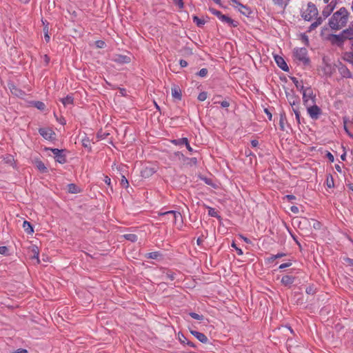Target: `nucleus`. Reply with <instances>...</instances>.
<instances>
[{
    "label": "nucleus",
    "instance_id": "nucleus-1",
    "mask_svg": "<svg viewBox=\"0 0 353 353\" xmlns=\"http://www.w3.org/2000/svg\"><path fill=\"white\" fill-rule=\"evenodd\" d=\"M349 12L345 7L335 12L329 19V26L332 30H338L346 26L348 21Z\"/></svg>",
    "mask_w": 353,
    "mask_h": 353
},
{
    "label": "nucleus",
    "instance_id": "nucleus-2",
    "mask_svg": "<svg viewBox=\"0 0 353 353\" xmlns=\"http://www.w3.org/2000/svg\"><path fill=\"white\" fill-rule=\"evenodd\" d=\"M318 9L312 2H308L305 10L302 11L301 17L305 21H310L318 15Z\"/></svg>",
    "mask_w": 353,
    "mask_h": 353
},
{
    "label": "nucleus",
    "instance_id": "nucleus-3",
    "mask_svg": "<svg viewBox=\"0 0 353 353\" xmlns=\"http://www.w3.org/2000/svg\"><path fill=\"white\" fill-rule=\"evenodd\" d=\"M301 92H302L303 94V102L304 105L316 103V94L310 87L305 88L303 85H301Z\"/></svg>",
    "mask_w": 353,
    "mask_h": 353
},
{
    "label": "nucleus",
    "instance_id": "nucleus-4",
    "mask_svg": "<svg viewBox=\"0 0 353 353\" xmlns=\"http://www.w3.org/2000/svg\"><path fill=\"white\" fill-rule=\"evenodd\" d=\"M293 54L296 61L299 63L307 65L310 63V59L307 56V50L305 48H294L293 50Z\"/></svg>",
    "mask_w": 353,
    "mask_h": 353
},
{
    "label": "nucleus",
    "instance_id": "nucleus-5",
    "mask_svg": "<svg viewBox=\"0 0 353 353\" xmlns=\"http://www.w3.org/2000/svg\"><path fill=\"white\" fill-rule=\"evenodd\" d=\"M307 108V112L312 119L316 120L319 118L322 113L321 108L316 105V103H310V105H305Z\"/></svg>",
    "mask_w": 353,
    "mask_h": 353
},
{
    "label": "nucleus",
    "instance_id": "nucleus-6",
    "mask_svg": "<svg viewBox=\"0 0 353 353\" xmlns=\"http://www.w3.org/2000/svg\"><path fill=\"white\" fill-rule=\"evenodd\" d=\"M159 218L164 220L178 221L182 219V216L180 212L172 210L159 213Z\"/></svg>",
    "mask_w": 353,
    "mask_h": 353
},
{
    "label": "nucleus",
    "instance_id": "nucleus-7",
    "mask_svg": "<svg viewBox=\"0 0 353 353\" xmlns=\"http://www.w3.org/2000/svg\"><path fill=\"white\" fill-rule=\"evenodd\" d=\"M231 2H232L231 5L234 8L237 9L243 15L249 17L251 14L252 10L247 6H244V5L241 4L236 0H232Z\"/></svg>",
    "mask_w": 353,
    "mask_h": 353
},
{
    "label": "nucleus",
    "instance_id": "nucleus-8",
    "mask_svg": "<svg viewBox=\"0 0 353 353\" xmlns=\"http://www.w3.org/2000/svg\"><path fill=\"white\" fill-rule=\"evenodd\" d=\"M39 132L46 140H53L55 139V133L50 128H41L39 129Z\"/></svg>",
    "mask_w": 353,
    "mask_h": 353
},
{
    "label": "nucleus",
    "instance_id": "nucleus-9",
    "mask_svg": "<svg viewBox=\"0 0 353 353\" xmlns=\"http://www.w3.org/2000/svg\"><path fill=\"white\" fill-rule=\"evenodd\" d=\"M50 150L54 155V159L57 162L60 163H64L66 162L65 156L63 154V150H60L57 148H52Z\"/></svg>",
    "mask_w": 353,
    "mask_h": 353
},
{
    "label": "nucleus",
    "instance_id": "nucleus-10",
    "mask_svg": "<svg viewBox=\"0 0 353 353\" xmlns=\"http://www.w3.org/2000/svg\"><path fill=\"white\" fill-rule=\"evenodd\" d=\"M212 14L216 15L220 20H221L223 22L227 23L228 24H232L234 21L230 18L229 17L223 14L220 11L212 9Z\"/></svg>",
    "mask_w": 353,
    "mask_h": 353
},
{
    "label": "nucleus",
    "instance_id": "nucleus-11",
    "mask_svg": "<svg viewBox=\"0 0 353 353\" xmlns=\"http://www.w3.org/2000/svg\"><path fill=\"white\" fill-rule=\"evenodd\" d=\"M330 40L333 44H336L337 46H341L345 39L343 37V34L341 33L340 34H331L330 37Z\"/></svg>",
    "mask_w": 353,
    "mask_h": 353
},
{
    "label": "nucleus",
    "instance_id": "nucleus-12",
    "mask_svg": "<svg viewBox=\"0 0 353 353\" xmlns=\"http://www.w3.org/2000/svg\"><path fill=\"white\" fill-rule=\"evenodd\" d=\"M29 250L31 252V256H30L31 259H35L36 263L39 264L40 263V260L39 259V250L38 247L35 245H31L29 247Z\"/></svg>",
    "mask_w": 353,
    "mask_h": 353
},
{
    "label": "nucleus",
    "instance_id": "nucleus-13",
    "mask_svg": "<svg viewBox=\"0 0 353 353\" xmlns=\"http://www.w3.org/2000/svg\"><path fill=\"white\" fill-rule=\"evenodd\" d=\"M274 60L276 63V64L278 65V66L282 69L283 71H288L289 68H288V66L287 65V63H285V60L280 56L279 55H276L274 56Z\"/></svg>",
    "mask_w": 353,
    "mask_h": 353
},
{
    "label": "nucleus",
    "instance_id": "nucleus-14",
    "mask_svg": "<svg viewBox=\"0 0 353 353\" xmlns=\"http://www.w3.org/2000/svg\"><path fill=\"white\" fill-rule=\"evenodd\" d=\"M190 333L196 337L200 342L203 343H207L208 341V337L203 333L195 331V330H190Z\"/></svg>",
    "mask_w": 353,
    "mask_h": 353
},
{
    "label": "nucleus",
    "instance_id": "nucleus-15",
    "mask_svg": "<svg viewBox=\"0 0 353 353\" xmlns=\"http://www.w3.org/2000/svg\"><path fill=\"white\" fill-rule=\"evenodd\" d=\"M60 101L65 107H67L68 105H71L73 104L74 98H73L72 95L69 94V95L66 96L65 97L61 99Z\"/></svg>",
    "mask_w": 353,
    "mask_h": 353
},
{
    "label": "nucleus",
    "instance_id": "nucleus-16",
    "mask_svg": "<svg viewBox=\"0 0 353 353\" xmlns=\"http://www.w3.org/2000/svg\"><path fill=\"white\" fill-rule=\"evenodd\" d=\"M334 5H327L325 7L322 12V14L325 18L327 17L334 10Z\"/></svg>",
    "mask_w": 353,
    "mask_h": 353
},
{
    "label": "nucleus",
    "instance_id": "nucleus-17",
    "mask_svg": "<svg viewBox=\"0 0 353 353\" xmlns=\"http://www.w3.org/2000/svg\"><path fill=\"white\" fill-rule=\"evenodd\" d=\"M172 95L174 98L180 100L181 99V92L178 86L172 88Z\"/></svg>",
    "mask_w": 353,
    "mask_h": 353
},
{
    "label": "nucleus",
    "instance_id": "nucleus-18",
    "mask_svg": "<svg viewBox=\"0 0 353 353\" xmlns=\"http://www.w3.org/2000/svg\"><path fill=\"white\" fill-rule=\"evenodd\" d=\"M341 34L345 39H352L353 38V28H349L344 30Z\"/></svg>",
    "mask_w": 353,
    "mask_h": 353
},
{
    "label": "nucleus",
    "instance_id": "nucleus-19",
    "mask_svg": "<svg viewBox=\"0 0 353 353\" xmlns=\"http://www.w3.org/2000/svg\"><path fill=\"white\" fill-rule=\"evenodd\" d=\"M294 282V277L289 275L283 276L281 279V283L285 285L292 284Z\"/></svg>",
    "mask_w": 353,
    "mask_h": 353
},
{
    "label": "nucleus",
    "instance_id": "nucleus-20",
    "mask_svg": "<svg viewBox=\"0 0 353 353\" xmlns=\"http://www.w3.org/2000/svg\"><path fill=\"white\" fill-rule=\"evenodd\" d=\"M68 191L70 193L76 194V193L79 192L80 189L75 184L70 183V184L68 185Z\"/></svg>",
    "mask_w": 353,
    "mask_h": 353
},
{
    "label": "nucleus",
    "instance_id": "nucleus-21",
    "mask_svg": "<svg viewBox=\"0 0 353 353\" xmlns=\"http://www.w3.org/2000/svg\"><path fill=\"white\" fill-rule=\"evenodd\" d=\"M23 228L28 234H31L34 232L33 228L30 225V222H23Z\"/></svg>",
    "mask_w": 353,
    "mask_h": 353
},
{
    "label": "nucleus",
    "instance_id": "nucleus-22",
    "mask_svg": "<svg viewBox=\"0 0 353 353\" xmlns=\"http://www.w3.org/2000/svg\"><path fill=\"white\" fill-rule=\"evenodd\" d=\"M115 61L121 63H126L130 61V58L128 56L119 55Z\"/></svg>",
    "mask_w": 353,
    "mask_h": 353
},
{
    "label": "nucleus",
    "instance_id": "nucleus-23",
    "mask_svg": "<svg viewBox=\"0 0 353 353\" xmlns=\"http://www.w3.org/2000/svg\"><path fill=\"white\" fill-rule=\"evenodd\" d=\"M286 120L285 115L284 113L280 114L279 125L281 130H285V121Z\"/></svg>",
    "mask_w": 353,
    "mask_h": 353
},
{
    "label": "nucleus",
    "instance_id": "nucleus-24",
    "mask_svg": "<svg viewBox=\"0 0 353 353\" xmlns=\"http://www.w3.org/2000/svg\"><path fill=\"white\" fill-rule=\"evenodd\" d=\"M3 161L6 163L10 164L11 165H13L14 163V157L10 154L6 155V157H3Z\"/></svg>",
    "mask_w": 353,
    "mask_h": 353
},
{
    "label": "nucleus",
    "instance_id": "nucleus-25",
    "mask_svg": "<svg viewBox=\"0 0 353 353\" xmlns=\"http://www.w3.org/2000/svg\"><path fill=\"white\" fill-rule=\"evenodd\" d=\"M124 237L125 238V239H127L131 242H135L137 241V236L134 234H125Z\"/></svg>",
    "mask_w": 353,
    "mask_h": 353
},
{
    "label": "nucleus",
    "instance_id": "nucleus-26",
    "mask_svg": "<svg viewBox=\"0 0 353 353\" xmlns=\"http://www.w3.org/2000/svg\"><path fill=\"white\" fill-rule=\"evenodd\" d=\"M292 339H288L287 341V347H288V350L291 352V353H296V350H295V347H293L292 345Z\"/></svg>",
    "mask_w": 353,
    "mask_h": 353
},
{
    "label": "nucleus",
    "instance_id": "nucleus-27",
    "mask_svg": "<svg viewBox=\"0 0 353 353\" xmlns=\"http://www.w3.org/2000/svg\"><path fill=\"white\" fill-rule=\"evenodd\" d=\"M37 167L42 172H47V168L45 166L44 163L41 161L37 162Z\"/></svg>",
    "mask_w": 353,
    "mask_h": 353
},
{
    "label": "nucleus",
    "instance_id": "nucleus-28",
    "mask_svg": "<svg viewBox=\"0 0 353 353\" xmlns=\"http://www.w3.org/2000/svg\"><path fill=\"white\" fill-rule=\"evenodd\" d=\"M34 107H36L37 109H39L40 110H43L46 108V105L44 104V103H43L41 101L34 102Z\"/></svg>",
    "mask_w": 353,
    "mask_h": 353
},
{
    "label": "nucleus",
    "instance_id": "nucleus-29",
    "mask_svg": "<svg viewBox=\"0 0 353 353\" xmlns=\"http://www.w3.org/2000/svg\"><path fill=\"white\" fill-rule=\"evenodd\" d=\"M81 142H82V145L84 148L91 149L90 141L88 138L85 137V138L83 139Z\"/></svg>",
    "mask_w": 353,
    "mask_h": 353
},
{
    "label": "nucleus",
    "instance_id": "nucleus-30",
    "mask_svg": "<svg viewBox=\"0 0 353 353\" xmlns=\"http://www.w3.org/2000/svg\"><path fill=\"white\" fill-rule=\"evenodd\" d=\"M160 256V253L158 252H152L148 253L146 254V257L148 259H157L158 256Z\"/></svg>",
    "mask_w": 353,
    "mask_h": 353
},
{
    "label": "nucleus",
    "instance_id": "nucleus-31",
    "mask_svg": "<svg viewBox=\"0 0 353 353\" xmlns=\"http://www.w3.org/2000/svg\"><path fill=\"white\" fill-rule=\"evenodd\" d=\"M208 214L212 217L219 218L218 215V212L215 209L212 208H208Z\"/></svg>",
    "mask_w": 353,
    "mask_h": 353
},
{
    "label": "nucleus",
    "instance_id": "nucleus-32",
    "mask_svg": "<svg viewBox=\"0 0 353 353\" xmlns=\"http://www.w3.org/2000/svg\"><path fill=\"white\" fill-rule=\"evenodd\" d=\"M193 21L198 26H201L202 25H203L205 23V21L203 20V19H201L200 18H199L198 17L196 16H194L193 17Z\"/></svg>",
    "mask_w": 353,
    "mask_h": 353
},
{
    "label": "nucleus",
    "instance_id": "nucleus-33",
    "mask_svg": "<svg viewBox=\"0 0 353 353\" xmlns=\"http://www.w3.org/2000/svg\"><path fill=\"white\" fill-rule=\"evenodd\" d=\"M345 59L353 64V50H352L351 52L345 54Z\"/></svg>",
    "mask_w": 353,
    "mask_h": 353
},
{
    "label": "nucleus",
    "instance_id": "nucleus-34",
    "mask_svg": "<svg viewBox=\"0 0 353 353\" xmlns=\"http://www.w3.org/2000/svg\"><path fill=\"white\" fill-rule=\"evenodd\" d=\"M326 184L328 188L334 187V179L331 175L330 176H327V180H326Z\"/></svg>",
    "mask_w": 353,
    "mask_h": 353
},
{
    "label": "nucleus",
    "instance_id": "nucleus-35",
    "mask_svg": "<svg viewBox=\"0 0 353 353\" xmlns=\"http://www.w3.org/2000/svg\"><path fill=\"white\" fill-rule=\"evenodd\" d=\"M178 339L179 340V341L181 343H187V341H188V340L186 339V337L183 335V334L179 332L178 334Z\"/></svg>",
    "mask_w": 353,
    "mask_h": 353
},
{
    "label": "nucleus",
    "instance_id": "nucleus-36",
    "mask_svg": "<svg viewBox=\"0 0 353 353\" xmlns=\"http://www.w3.org/2000/svg\"><path fill=\"white\" fill-rule=\"evenodd\" d=\"M208 97V93L206 92H201L198 96V100L200 101H204Z\"/></svg>",
    "mask_w": 353,
    "mask_h": 353
},
{
    "label": "nucleus",
    "instance_id": "nucleus-37",
    "mask_svg": "<svg viewBox=\"0 0 353 353\" xmlns=\"http://www.w3.org/2000/svg\"><path fill=\"white\" fill-rule=\"evenodd\" d=\"M190 316L192 318H193L194 319H196V320L202 321L203 319V315H200V314H198L194 313V312L190 313Z\"/></svg>",
    "mask_w": 353,
    "mask_h": 353
},
{
    "label": "nucleus",
    "instance_id": "nucleus-38",
    "mask_svg": "<svg viewBox=\"0 0 353 353\" xmlns=\"http://www.w3.org/2000/svg\"><path fill=\"white\" fill-rule=\"evenodd\" d=\"M214 103H220L222 108H228L230 106V102L228 101L224 100L223 101H214Z\"/></svg>",
    "mask_w": 353,
    "mask_h": 353
},
{
    "label": "nucleus",
    "instance_id": "nucleus-39",
    "mask_svg": "<svg viewBox=\"0 0 353 353\" xmlns=\"http://www.w3.org/2000/svg\"><path fill=\"white\" fill-rule=\"evenodd\" d=\"M208 72V71L206 68H202L199 71V72L197 73V75L201 77H205L207 76Z\"/></svg>",
    "mask_w": 353,
    "mask_h": 353
},
{
    "label": "nucleus",
    "instance_id": "nucleus-40",
    "mask_svg": "<svg viewBox=\"0 0 353 353\" xmlns=\"http://www.w3.org/2000/svg\"><path fill=\"white\" fill-rule=\"evenodd\" d=\"M187 140H188L187 138H181V139H177V140H174L173 142L175 144L184 145L185 143H187Z\"/></svg>",
    "mask_w": 353,
    "mask_h": 353
},
{
    "label": "nucleus",
    "instance_id": "nucleus-41",
    "mask_svg": "<svg viewBox=\"0 0 353 353\" xmlns=\"http://www.w3.org/2000/svg\"><path fill=\"white\" fill-rule=\"evenodd\" d=\"M43 32H44V39H45V40L46 41V42H49V41H50V36H49V34H48V27L47 26L43 28Z\"/></svg>",
    "mask_w": 353,
    "mask_h": 353
},
{
    "label": "nucleus",
    "instance_id": "nucleus-42",
    "mask_svg": "<svg viewBox=\"0 0 353 353\" xmlns=\"http://www.w3.org/2000/svg\"><path fill=\"white\" fill-rule=\"evenodd\" d=\"M292 81L295 84L296 88L301 91V85H303L301 82H299L296 78H292Z\"/></svg>",
    "mask_w": 353,
    "mask_h": 353
},
{
    "label": "nucleus",
    "instance_id": "nucleus-43",
    "mask_svg": "<svg viewBox=\"0 0 353 353\" xmlns=\"http://www.w3.org/2000/svg\"><path fill=\"white\" fill-rule=\"evenodd\" d=\"M294 112L296 119L298 123H301V121H300L301 114H300L299 109H294Z\"/></svg>",
    "mask_w": 353,
    "mask_h": 353
},
{
    "label": "nucleus",
    "instance_id": "nucleus-44",
    "mask_svg": "<svg viewBox=\"0 0 353 353\" xmlns=\"http://www.w3.org/2000/svg\"><path fill=\"white\" fill-rule=\"evenodd\" d=\"M8 252V249L6 246H1L0 247V254H7Z\"/></svg>",
    "mask_w": 353,
    "mask_h": 353
},
{
    "label": "nucleus",
    "instance_id": "nucleus-45",
    "mask_svg": "<svg viewBox=\"0 0 353 353\" xmlns=\"http://www.w3.org/2000/svg\"><path fill=\"white\" fill-rule=\"evenodd\" d=\"M173 2L174 3V4L177 5L179 7V8H183V0H173Z\"/></svg>",
    "mask_w": 353,
    "mask_h": 353
},
{
    "label": "nucleus",
    "instance_id": "nucleus-46",
    "mask_svg": "<svg viewBox=\"0 0 353 353\" xmlns=\"http://www.w3.org/2000/svg\"><path fill=\"white\" fill-rule=\"evenodd\" d=\"M121 183L125 187H128V181L124 176H122Z\"/></svg>",
    "mask_w": 353,
    "mask_h": 353
},
{
    "label": "nucleus",
    "instance_id": "nucleus-47",
    "mask_svg": "<svg viewBox=\"0 0 353 353\" xmlns=\"http://www.w3.org/2000/svg\"><path fill=\"white\" fill-rule=\"evenodd\" d=\"M301 39L303 40V41L307 46L309 44V39H308V37L307 36H306L305 34H303L301 36Z\"/></svg>",
    "mask_w": 353,
    "mask_h": 353
},
{
    "label": "nucleus",
    "instance_id": "nucleus-48",
    "mask_svg": "<svg viewBox=\"0 0 353 353\" xmlns=\"http://www.w3.org/2000/svg\"><path fill=\"white\" fill-rule=\"evenodd\" d=\"M291 265H292L291 263H282V264L280 265L279 269H284L285 268L290 267Z\"/></svg>",
    "mask_w": 353,
    "mask_h": 353
},
{
    "label": "nucleus",
    "instance_id": "nucleus-49",
    "mask_svg": "<svg viewBox=\"0 0 353 353\" xmlns=\"http://www.w3.org/2000/svg\"><path fill=\"white\" fill-rule=\"evenodd\" d=\"M179 64H180L181 67L185 68L188 65V62L185 60L181 59L179 61Z\"/></svg>",
    "mask_w": 353,
    "mask_h": 353
},
{
    "label": "nucleus",
    "instance_id": "nucleus-50",
    "mask_svg": "<svg viewBox=\"0 0 353 353\" xmlns=\"http://www.w3.org/2000/svg\"><path fill=\"white\" fill-rule=\"evenodd\" d=\"M326 156H327V159L330 160V161L334 162V156L330 152H328L327 153Z\"/></svg>",
    "mask_w": 353,
    "mask_h": 353
},
{
    "label": "nucleus",
    "instance_id": "nucleus-51",
    "mask_svg": "<svg viewBox=\"0 0 353 353\" xmlns=\"http://www.w3.org/2000/svg\"><path fill=\"white\" fill-rule=\"evenodd\" d=\"M323 22V19L321 17H318L316 21H314V23H316V25L317 26V27L319 26H320Z\"/></svg>",
    "mask_w": 353,
    "mask_h": 353
},
{
    "label": "nucleus",
    "instance_id": "nucleus-52",
    "mask_svg": "<svg viewBox=\"0 0 353 353\" xmlns=\"http://www.w3.org/2000/svg\"><path fill=\"white\" fill-rule=\"evenodd\" d=\"M13 353H28V351L26 349L20 348L15 350Z\"/></svg>",
    "mask_w": 353,
    "mask_h": 353
},
{
    "label": "nucleus",
    "instance_id": "nucleus-53",
    "mask_svg": "<svg viewBox=\"0 0 353 353\" xmlns=\"http://www.w3.org/2000/svg\"><path fill=\"white\" fill-rule=\"evenodd\" d=\"M272 1L275 5L282 6L284 0H272Z\"/></svg>",
    "mask_w": 353,
    "mask_h": 353
},
{
    "label": "nucleus",
    "instance_id": "nucleus-54",
    "mask_svg": "<svg viewBox=\"0 0 353 353\" xmlns=\"http://www.w3.org/2000/svg\"><path fill=\"white\" fill-rule=\"evenodd\" d=\"M285 198L288 200V201H292V200H294L296 199V197L295 196L292 195V194H288L285 196Z\"/></svg>",
    "mask_w": 353,
    "mask_h": 353
},
{
    "label": "nucleus",
    "instance_id": "nucleus-55",
    "mask_svg": "<svg viewBox=\"0 0 353 353\" xmlns=\"http://www.w3.org/2000/svg\"><path fill=\"white\" fill-rule=\"evenodd\" d=\"M104 182L110 185V183H111V179L110 177H108V176H105V178H104Z\"/></svg>",
    "mask_w": 353,
    "mask_h": 353
},
{
    "label": "nucleus",
    "instance_id": "nucleus-56",
    "mask_svg": "<svg viewBox=\"0 0 353 353\" xmlns=\"http://www.w3.org/2000/svg\"><path fill=\"white\" fill-rule=\"evenodd\" d=\"M275 257V255H272L271 256H270L269 258L267 259V261L268 263H272L274 261L275 259H276Z\"/></svg>",
    "mask_w": 353,
    "mask_h": 353
},
{
    "label": "nucleus",
    "instance_id": "nucleus-57",
    "mask_svg": "<svg viewBox=\"0 0 353 353\" xmlns=\"http://www.w3.org/2000/svg\"><path fill=\"white\" fill-rule=\"evenodd\" d=\"M265 112L268 115V119L270 120H272V115L271 112L268 109H265Z\"/></svg>",
    "mask_w": 353,
    "mask_h": 353
},
{
    "label": "nucleus",
    "instance_id": "nucleus-58",
    "mask_svg": "<svg viewBox=\"0 0 353 353\" xmlns=\"http://www.w3.org/2000/svg\"><path fill=\"white\" fill-rule=\"evenodd\" d=\"M290 210L294 213H297L299 212V208L296 206H292Z\"/></svg>",
    "mask_w": 353,
    "mask_h": 353
},
{
    "label": "nucleus",
    "instance_id": "nucleus-59",
    "mask_svg": "<svg viewBox=\"0 0 353 353\" xmlns=\"http://www.w3.org/2000/svg\"><path fill=\"white\" fill-rule=\"evenodd\" d=\"M240 238L242 239L245 243H250L251 241L247 238L243 236V235H239Z\"/></svg>",
    "mask_w": 353,
    "mask_h": 353
},
{
    "label": "nucleus",
    "instance_id": "nucleus-60",
    "mask_svg": "<svg viewBox=\"0 0 353 353\" xmlns=\"http://www.w3.org/2000/svg\"><path fill=\"white\" fill-rule=\"evenodd\" d=\"M251 145L252 147H256L259 145V142L257 140H252L251 141Z\"/></svg>",
    "mask_w": 353,
    "mask_h": 353
},
{
    "label": "nucleus",
    "instance_id": "nucleus-61",
    "mask_svg": "<svg viewBox=\"0 0 353 353\" xmlns=\"http://www.w3.org/2000/svg\"><path fill=\"white\" fill-rule=\"evenodd\" d=\"M317 28V26H316V23L314 22V23H312L310 25V28H309V30H314V29H315V28Z\"/></svg>",
    "mask_w": 353,
    "mask_h": 353
},
{
    "label": "nucleus",
    "instance_id": "nucleus-62",
    "mask_svg": "<svg viewBox=\"0 0 353 353\" xmlns=\"http://www.w3.org/2000/svg\"><path fill=\"white\" fill-rule=\"evenodd\" d=\"M285 256V253H278L277 254H275V257L276 259H279V258H281L283 256Z\"/></svg>",
    "mask_w": 353,
    "mask_h": 353
},
{
    "label": "nucleus",
    "instance_id": "nucleus-63",
    "mask_svg": "<svg viewBox=\"0 0 353 353\" xmlns=\"http://www.w3.org/2000/svg\"><path fill=\"white\" fill-rule=\"evenodd\" d=\"M104 45V42L102 41H97V46L99 47V48H103Z\"/></svg>",
    "mask_w": 353,
    "mask_h": 353
},
{
    "label": "nucleus",
    "instance_id": "nucleus-64",
    "mask_svg": "<svg viewBox=\"0 0 353 353\" xmlns=\"http://www.w3.org/2000/svg\"><path fill=\"white\" fill-rule=\"evenodd\" d=\"M345 261L350 265L353 266V259H346Z\"/></svg>",
    "mask_w": 353,
    "mask_h": 353
}]
</instances>
